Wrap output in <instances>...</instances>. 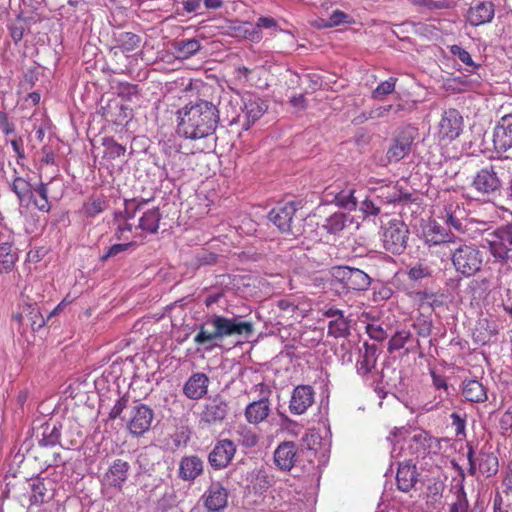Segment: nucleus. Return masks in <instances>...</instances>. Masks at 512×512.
<instances>
[{
  "label": "nucleus",
  "mask_w": 512,
  "mask_h": 512,
  "mask_svg": "<svg viewBox=\"0 0 512 512\" xmlns=\"http://www.w3.org/2000/svg\"><path fill=\"white\" fill-rule=\"evenodd\" d=\"M450 248V258L455 271L463 277H471L481 271L484 253L472 243L459 242Z\"/></svg>",
  "instance_id": "5"
},
{
  "label": "nucleus",
  "mask_w": 512,
  "mask_h": 512,
  "mask_svg": "<svg viewBox=\"0 0 512 512\" xmlns=\"http://www.w3.org/2000/svg\"><path fill=\"white\" fill-rule=\"evenodd\" d=\"M314 390L310 385H299L294 388L289 404L292 414L301 415L314 403Z\"/></svg>",
  "instance_id": "20"
},
{
  "label": "nucleus",
  "mask_w": 512,
  "mask_h": 512,
  "mask_svg": "<svg viewBox=\"0 0 512 512\" xmlns=\"http://www.w3.org/2000/svg\"><path fill=\"white\" fill-rule=\"evenodd\" d=\"M253 332V325L249 321H243L241 317H225L213 314L209 316L200 326L194 337V342L202 347L204 351L210 352L220 346L224 338L232 336H250Z\"/></svg>",
  "instance_id": "2"
},
{
  "label": "nucleus",
  "mask_w": 512,
  "mask_h": 512,
  "mask_svg": "<svg viewBox=\"0 0 512 512\" xmlns=\"http://www.w3.org/2000/svg\"><path fill=\"white\" fill-rule=\"evenodd\" d=\"M493 144L498 152H506L512 147V114L501 117L493 132Z\"/></svg>",
  "instance_id": "18"
},
{
  "label": "nucleus",
  "mask_w": 512,
  "mask_h": 512,
  "mask_svg": "<svg viewBox=\"0 0 512 512\" xmlns=\"http://www.w3.org/2000/svg\"><path fill=\"white\" fill-rule=\"evenodd\" d=\"M241 436V443L245 447H254L258 443L257 435L250 430L244 431Z\"/></svg>",
  "instance_id": "62"
},
{
  "label": "nucleus",
  "mask_w": 512,
  "mask_h": 512,
  "mask_svg": "<svg viewBox=\"0 0 512 512\" xmlns=\"http://www.w3.org/2000/svg\"><path fill=\"white\" fill-rule=\"evenodd\" d=\"M209 378L206 374H192L183 386V394L191 400L201 399L208 391Z\"/></svg>",
  "instance_id": "22"
},
{
  "label": "nucleus",
  "mask_w": 512,
  "mask_h": 512,
  "mask_svg": "<svg viewBox=\"0 0 512 512\" xmlns=\"http://www.w3.org/2000/svg\"><path fill=\"white\" fill-rule=\"evenodd\" d=\"M297 209L295 202H286L273 208L268 218L282 233H293L292 222Z\"/></svg>",
  "instance_id": "14"
},
{
  "label": "nucleus",
  "mask_w": 512,
  "mask_h": 512,
  "mask_svg": "<svg viewBox=\"0 0 512 512\" xmlns=\"http://www.w3.org/2000/svg\"><path fill=\"white\" fill-rule=\"evenodd\" d=\"M424 242L429 247L438 246L441 244L451 243L453 245L456 242L453 240V236L450 235L440 224L436 221H430L423 230Z\"/></svg>",
  "instance_id": "24"
},
{
  "label": "nucleus",
  "mask_w": 512,
  "mask_h": 512,
  "mask_svg": "<svg viewBox=\"0 0 512 512\" xmlns=\"http://www.w3.org/2000/svg\"><path fill=\"white\" fill-rule=\"evenodd\" d=\"M298 445L292 441H284L280 443L274 451V463L281 471H290L300 459Z\"/></svg>",
  "instance_id": "12"
},
{
  "label": "nucleus",
  "mask_w": 512,
  "mask_h": 512,
  "mask_svg": "<svg viewBox=\"0 0 512 512\" xmlns=\"http://www.w3.org/2000/svg\"><path fill=\"white\" fill-rule=\"evenodd\" d=\"M129 470L130 465L128 462L116 459L105 472L102 480L103 484L107 487L121 490L128 479Z\"/></svg>",
  "instance_id": "19"
},
{
  "label": "nucleus",
  "mask_w": 512,
  "mask_h": 512,
  "mask_svg": "<svg viewBox=\"0 0 512 512\" xmlns=\"http://www.w3.org/2000/svg\"><path fill=\"white\" fill-rule=\"evenodd\" d=\"M376 351L377 348L373 346H366L363 354V359L358 362V371L366 375L375 367L376 364Z\"/></svg>",
  "instance_id": "43"
},
{
  "label": "nucleus",
  "mask_w": 512,
  "mask_h": 512,
  "mask_svg": "<svg viewBox=\"0 0 512 512\" xmlns=\"http://www.w3.org/2000/svg\"><path fill=\"white\" fill-rule=\"evenodd\" d=\"M411 333L409 330L397 331L389 340L388 349L389 351L399 350L404 347L407 341L410 339Z\"/></svg>",
  "instance_id": "51"
},
{
  "label": "nucleus",
  "mask_w": 512,
  "mask_h": 512,
  "mask_svg": "<svg viewBox=\"0 0 512 512\" xmlns=\"http://www.w3.org/2000/svg\"><path fill=\"white\" fill-rule=\"evenodd\" d=\"M331 277V288L338 296L345 295L351 290H367L371 283L368 274L358 268L349 266L333 267Z\"/></svg>",
  "instance_id": "7"
},
{
  "label": "nucleus",
  "mask_w": 512,
  "mask_h": 512,
  "mask_svg": "<svg viewBox=\"0 0 512 512\" xmlns=\"http://www.w3.org/2000/svg\"><path fill=\"white\" fill-rule=\"evenodd\" d=\"M128 401L129 400L126 396L118 398L109 412V419L114 420L118 418L123 412V410L127 407Z\"/></svg>",
  "instance_id": "57"
},
{
  "label": "nucleus",
  "mask_w": 512,
  "mask_h": 512,
  "mask_svg": "<svg viewBox=\"0 0 512 512\" xmlns=\"http://www.w3.org/2000/svg\"><path fill=\"white\" fill-rule=\"evenodd\" d=\"M452 424L455 427L457 435L462 434L465 430V420L462 419L458 414L453 413L451 415Z\"/></svg>",
  "instance_id": "63"
},
{
  "label": "nucleus",
  "mask_w": 512,
  "mask_h": 512,
  "mask_svg": "<svg viewBox=\"0 0 512 512\" xmlns=\"http://www.w3.org/2000/svg\"><path fill=\"white\" fill-rule=\"evenodd\" d=\"M204 469L203 460L197 455L184 456L179 462L178 476L183 481H194Z\"/></svg>",
  "instance_id": "23"
},
{
  "label": "nucleus",
  "mask_w": 512,
  "mask_h": 512,
  "mask_svg": "<svg viewBox=\"0 0 512 512\" xmlns=\"http://www.w3.org/2000/svg\"><path fill=\"white\" fill-rule=\"evenodd\" d=\"M349 322L345 316L329 321L328 334L335 338L346 337L349 335Z\"/></svg>",
  "instance_id": "42"
},
{
  "label": "nucleus",
  "mask_w": 512,
  "mask_h": 512,
  "mask_svg": "<svg viewBox=\"0 0 512 512\" xmlns=\"http://www.w3.org/2000/svg\"><path fill=\"white\" fill-rule=\"evenodd\" d=\"M409 229L400 219H391L383 228L384 248L392 254H401L407 247Z\"/></svg>",
  "instance_id": "8"
},
{
  "label": "nucleus",
  "mask_w": 512,
  "mask_h": 512,
  "mask_svg": "<svg viewBox=\"0 0 512 512\" xmlns=\"http://www.w3.org/2000/svg\"><path fill=\"white\" fill-rule=\"evenodd\" d=\"M118 47L125 53L136 50L141 42V38L132 32H121L116 36Z\"/></svg>",
  "instance_id": "41"
},
{
  "label": "nucleus",
  "mask_w": 512,
  "mask_h": 512,
  "mask_svg": "<svg viewBox=\"0 0 512 512\" xmlns=\"http://www.w3.org/2000/svg\"><path fill=\"white\" fill-rule=\"evenodd\" d=\"M506 170L499 163H489L478 169L472 176L470 189L475 198L490 201L501 195Z\"/></svg>",
  "instance_id": "3"
},
{
  "label": "nucleus",
  "mask_w": 512,
  "mask_h": 512,
  "mask_svg": "<svg viewBox=\"0 0 512 512\" xmlns=\"http://www.w3.org/2000/svg\"><path fill=\"white\" fill-rule=\"evenodd\" d=\"M102 144L104 146V157L114 160L123 156L126 152L125 146L118 144L113 138H103Z\"/></svg>",
  "instance_id": "47"
},
{
  "label": "nucleus",
  "mask_w": 512,
  "mask_h": 512,
  "mask_svg": "<svg viewBox=\"0 0 512 512\" xmlns=\"http://www.w3.org/2000/svg\"><path fill=\"white\" fill-rule=\"evenodd\" d=\"M381 205L394 204L408 197L398 184L388 183L371 190Z\"/></svg>",
  "instance_id": "26"
},
{
  "label": "nucleus",
  "mask_w": 512,
  "mask_h": 512,
  "mask_svg": "<svg viewBox=\"0 0 512 512\" xmlns=\"http://www.w3.org/2000/svg\"><path fill=\"white\" fill-rule=\"evenodd\" d=\"M204 505L209 512L222 511L228 502V491L219 482L212 483L203 495Z\"/></svg>",
  "instance_id": "21"
},
{
  "label": "nucleus",
  "mask_w": 512,
  "mask_h": 512,
  "mask_svg": "<svg viewBox=\"0 0 512 512\" xmlns=\"http://www.w3.org/2000/svg\"><path fill=\"white\" fill-rule=\"evenodd\" d=\"M35 206L42 212H48L51 208V205L48 201V198H33Z\"/></svg>",
  "instance_id": "64"
},
{
  "label": "nucleus",
  "mask_w": 512,
  "mask_h": 512,
  "mask_svg": "<svg viewBox=\"0 0 512 512\" xmlns=\"http://www.w3.org/2000/svg\"><path fill=\"white\" fill-rule=\"evenodd\" d=\"M450 52L452 55L456 56L462 63H464L469 68L467 69L470 73H475L479 68L480 65L476 64L470 53L466 51L464 48H462L459 45H452L450 47Z\"/></svg>",
  "instance_id": "48"
},
{
  "label": "nucleus",
  "mask_w": 512,
  "mask_h": 512,
  "mask_svg": "<svg viewBox=\"0 0 512 512\" xmlns=\"http://www.w3.org/2000/svg\"><path fill=\"white\" fill-rule=\"evenodd\" d=\"M271 412L270 402L267 398L251 402L245 408V418L250 424H259L266 420Z\"/></svg>",
  "instance_id": "28"
},
{
  "label": "nucleus",
  "mask_w": 512,
  "mask_h": 512,
  "mask_svg": "<svg viewBox=\"0 0 512 512\" xmlns=\"http://www.w3.org/2000/svg\"><path fill=\"white\" fill-rule=\"evenodd\" d=\"M140 205H135L134 200L128 201L126 202L125 210L115 214L117 228L114 236L117 240H129V234L135 237L133 235V225L128 221L135 216V212L140 209Z\"/></svg>",
  "instance_id": "17"
},
{
  "label": "nucleus",
  "mask_w": 512,
  "mask_h": 512,
  "mask_svg": "<svg viewBox=\"0 0 512 512\" xmlns=\"http://www.w3.org/2000/svg\"><path fill=\"white\" fill-rule=\"evenodd\" d=\"M445 220L448 225L453 227L456 231L461 233H469L472 226H478L479 220L466 218V211L458 203H450L445 207Z\"/></svg>",
  "instance_id": "15"
},
{
  "label": "nucleus",
  "mask_w": 512,
  "mask_h": 512,
  "mask_svg": "<svg viewBox=\"0 0 512 512\" xmlns=\"http://www.w3.org/2000/svg\"><path fill=\"white\" fill-rule=\"evenodd\" d=\"M134 245H136L135 241L114 244L107 249V251L100 257V260L106 261L110 258H114L118 256L120 253L127 251L130 247Z\"/></svg>",
  "instance_id": "53"
},
{
  "label": "nucleus",
  "mask_w": 512,
  "mask_h": 512,
  "mask_svg": "<svg viewBox=\"0 0 512 512\" xmlns=\"http://www.w3.org/2000/svg\"><path fill=\"white\" fill-rule=\"evenodd\" d=\"M366 331L370 338L376 341H383L384 339L387 338L386 331L379 325L368 324L366 327Z\"/></svg>",
  "instance_id": "58"
},
{
  "label": "nucleus",
  "mask_w": 512,
  "mask_h": 512,
  "mask_svg": "<svg viewBox=\"0 0 512 512\" xmlns=\"http://www.w3.org/2000/svg\"><path fill=\"white\" fill-rule=\"evenodd\" d=\"M501 430L506 433L512 429V405L508 407L499 421Z\"/></svg>",
  "instance_id": "60"
},
{
  "label": "nucleus",
  "mask_w": 512,
  "mask_h": 512,
  "mask_svg": "<svg viewBox=\"0 0 512 512\" xmlns=\"http://www.w3.org/2000/svg\"><path fill=\"white\" fill-rule=\"evenodd\" d=\"M31 489L30 502L33 505H39L47 501L48 489L45 484V479L36 477L30 480L29 483Z\"/></svg>",
  "instance_id": "35"
},
{
  "label": "nucleus",
  "mask_w": 512,
  "mask_h": 512,
  "mask_svg": "<svg viewBox=\"0 0 512 512\" xmlns=\"http://www.w3.org/2000/svg\"><path fill=\"white\" fill-rule=\"evenodd\" d=\"M352 221L353 219L349 215L343 212H335L325 219L322 228L330 234H337L352 224Z\"/></svg>",
  "instance_id": "33"
},
{
  "label": "nucleus",
  "mask_w": 512,
  "mask_h": 512,
  "mask_svg": "<svg viewBox=\"0 0 512 512\" xmlns=\"http://www.w3.org/2000/svg\"><path fill=\"white\" fill-rule=\"evenodd\" d=\"M462 395L473 403H482L487 400V391L478 380H466L463 382Z\"/></svg>",
  "instance_id": "31"
},
{
  "label": "nucleus",
  "mask_w": 512,
  "mask_h": 512,
  "mask_svg": "<svg viewBox=\"0 0 512 512\" xmlns=\"http://www.w3.org/2000/svg\"><path fill=\"white\" fill-rule=\"evenodd\" d=\"M62 425L57 421L50 420L41 426V446H55L60 444V430Z\"/></svg>",
  "instance_id": "32"
},
{
  "label": "nucleus",
  "mask_w": 512,
  "mask_h": 512,
  "mask_svg": "<svg viewBox=\"0 0 512 512\" xmlns=\"http://www.w3.org/2000/svg\"><path fill=\"white\" fill-rule=\"evenodd\" d=\"M416 136V129L406 127L401 130L389 147L386 157L389 163H396L408 155Z\"/></svg>",
  "instance_id": "10"
},
{
  "label": "nucleus",
  "mask_w": 512,
  "mask_h": 512,
  "mask_svg": "<svg viewBox=\"0 0 512 512\" xmlns=\"http://www.w3.org/2000/svg\"><path fill=\"white\" fill-rule=\"evenodd\" d=\"M15 318L22 326H29L32 331L39 330L45 324L44 317L36 304L27 305Z\"/></svg>",
  "instance_id": "29"
},
{
  "label": "nucleus",
  "mask_w": 512,
  "mask_h": 512,
  "mask_svg": "<svg viewBox=\"0 0 512 512\" xmlns=\"http://www.w3.org/2000/svg\"><path fill=\"white\" fill-rule=\"evenodd\" d=\"M175 48L181 57L189 58L200 50L201 45L196 39H187L177 41Z\"/></svg>",
  "instance_id": "45"
},
{
  "label": "nucleus",
  "mask_w": 512,
  "mask_h": 512,
  "mask_svg": "<svg viewBox=\"0 0 512 512\" xmlns=\"http://www.w3.org/2000/svg\"><path fill=\"white\" fill-rule=\"evenodd\" d=\"M431 274L432 269L422 262L416 263L415 265L409 267L407 270L408 278L413 281H419L424 278H428L431 276Z\"/></svg>",
  "instance_id": "50"
},
{
  "label": "nucleus",
  "mask_w": 512,
  "mask_h": 512,
  "mask_svg": "<svg viewBox=\"0 0 512 512\" xmlns=\"http://www.w3.org/2000/svg\"><path fill=\"white\" fill-rule=\"evenodd\" d=\"M478 470L482 475L491 477L498 471V459L492 453H481L477 458Z\"/></svg>",
  "instance_id": "37"
},
{
  "label": "nucleus",
  "mask_w": 512,
  "mask_h": 512,
  "mask_svg": "<svg viewBox=\"0 0 512 512\" xmlns=\"http://www.w3.org/2000/svg\"><path fill=\"white\" fill-rule=\"evenodd\" d=\"M417 477L416 465L412 463V460L399 464L396 475L398 489L409 492L417 483Z\"/></svg>",
  "instance_id": "25"
},
{
  "label": "nucleus",
  "mask_w": 512,
  "mask_h": 512,
  "mask_svg": "<svg viewBox=\"0 0 512 512\" xmlns=\"http://www.w3.org/2000/svg\"><path fill=\"white\" fill-rule=\"evenodd\" d=\"M449 512H482L481 510L470 509L466 492L463 486H460L456 492V499L449 506Z\"/></svg>",
  "instance_id": "44"
},
{
  "label": "nucleus",
  "mask_w": 512,
  "mask_h": 512,
  "mask_svg": "<svg viewBox=\"0 0 512 512\" xmlns=\"http://www.w3.org/2000/svg\"><path fill=\"white\" fill-rule=\"evenodd\" d=\"M349 15L340 11V10H335L333 11V13L330 15L329 19L327 20V22L324 24L325 27H334V26H338L340 24H343V23H347L349 22Z\"/></svg>",
  "instance_id": "54"
},
{
  "label": "nucleus",
  "mask_w": 512,
  "mask_h": 512,
  "mask_svg": "<svg viewBox=\"0 0 512 512\" xmlns=\"http://www.w3.org/2000/svg\"><path fill=\"white\" fill-rule=\"evenodd\" d=\"M356 190L353 187H349L345 190L340 191L334 198L337 206L353 211L357 208L358 198L355 196Z\"/></svg>",
  "instance_id": "39"
},
{
  "label": "nucleus",
  "mask_w": 512,
  "mask_h": 512,
  "mask_svg": "<svg viewBox=\"0 0 512 512\" xmlns=\"http://www.w3.org/2000/svg\"><path fill=\"white\" fill-rule=\"evenodd\" d=\"M492 512H510L509 505L505 504L503 497L497 492L492 501Z\"/></svg>",
  "instance_id": "61"
},
{
  "label": "nucleus",
  "mask_w": 512,
  "mask_h": 512,
  "mask_svg": "<svg viewBox=\"0 0 512 512\" xmlns=\"http://www.w3.org/2000/svg\"><path fill=\"white\" fill-rule=\"evenodd\" d=\"M268 106L264 100L256 96H248L244 100V113L246 117L245 129L255 123L267 111Z\"/></svg>",
  "instance_id": "27"
},
{
  "label": "nucleus",
  "mask_w": 512,
  "mask_h": 512,
  "mask_svg": "<svg viewBox=\"0 0 512 512\" xmlns=\"http://www.w3.org/2000/svg\"><path fill=\"white\" fill-rule=\"evenodd\" d=\"M229 410L227 400L216 395L207 399L200 415V421L208 425L221 423L227 416Z\"/></svg>",
  "instance_id": "13"
},
{
  "label": "nucleus",
  "mask_w": 512,
  "mask_h": 512,
  "mask_svg": "<svg viewBox=\"0 0 512 512\" xmlns=\"http://www.w3.org/2000/svg\"><path fill=\"white\" fill-rule=\"evenodd\" d=\"M396 78L390 77L388 80L381 82L372 93L374 99H382L383 96L391 94L395 89Z\"/></svg>",
  "instance_id": "52"
},
{
  "label": "nucleus",
  "mask_w": 512,
  "mask_h": 512,
  "mask_svg": "<svg viewBox=\"0 0 512 512\" xmlns=\"http://www.w3.org/2000/svg\"><path fill=\"white\" fill-rule=\"evenodd\" d=\"M17 256L12 250V242L0 244V273L12 270Z\"/></svg>",
  "instance_id": "38"
},
{
  "label": "nucleus",
  "mask_w": 512,
  "mask_h": 512,
  "mask_svg": "<svg viewBox=\"0 0 512 512\" xmlns=\"http://www.w3.org/2000/svg\"><path fill=\"white\" fill-rule=\"evenodd\" d=\"M494 12L492 2H481L469 9L467 19L472 26L483 25L491 22Z\"/></svg>",
  "instance_id": "30"
},
{
  "label": "nucleus",
  "mask_w": 512,
  "mask_h": 512,
  "mask_svg": "<svg viewBox=\"0 0 512 512\" xmlns=\"http://www.w3.org/2000/svg\"><path fill=\"white\" fill-rule=\"evenodd\" d=\"M248 488L253 492L262 494L270 487V479L267 473L262 469H254L247 476Z\"/></svg>",
  "instance_id": "34"
},
{
  "label": "nucleus",
  "mask_w": 512,
  "mask_h": 512,
  "mask_svg": "<svg viewBox=\"0 0 512 512\" xmlns=\"http://www.w3.org/2000/svg\"><path fill=\"white\" fill-rule=\"evenodd\" d=\"M475 231L482 237L483 247L486 248L495 261L506 263L512 251V221L492 229L490 222H477Z\"/></svg>",
  "instance_id": "4"
},
{
  "label": "nucleus",
  "mask_w": 512,
  "mask_h": 512,
  "mask_svg": "<svg viewBox=\"0 0 512 512\" xmlns=\"http://www.w3.org/2000/svg\"><path fill=\"white\" fill-rule=\"evenodd\" d=\"M391 434L396 443H400L401 440L405 441L409 454L416 458H424L430 453H437L440 449L438 439L422 429L409 430L401 427L395 428Z\"/></svg>",
  "instance_id": "6"
},
{
  "label": "nucleus",
  "mask_w": 512,
  "mask_h": 512,
  "mask_svg": "<svg viewBox=\"0 0 512 512\" xmlns=\"http://www.w3.org/2000/svg\"><path fill=\"white\" fill-rule=\"evenodd\" d=\"M359 209L364 217L377 216L381 211V204L372 191H370V194L360 203Z\"/></svg>",
  "instance_id": "46"
},
{
  "label": "nucleus",
  "mask_w": 512,
  "mask_h": 512,
  "mask_svg": "<svg viewBox=\"0 0 512 512\" xmlns=\"http://www.w3.org/2000/svg\"><path fill=\"white\" fill-rule=\"evenodd\" d=\"M105 209V202L101 199L93 200L85 205V212L88 216L94 217L103 212Z\"/></svg>",
  "instance_id": "56"
},
{
  "label": "nucleus",
  "mask_w": 512,
  "mask_h": 512,
  "mask_svg": "<svg viewBox=\"0 0 512 512\" xmlns=\"http://www.w3.org/2000/svg\"><path fill=\"white\" fill-rule=\"evenodd\" d=\"M138 94V87L137 85L133 84H123L119 88V95L126 100H132L134 96H137Z\"/></svg>",
  "instance_id": "59"
},
{
  "label": "nucleus",
  "mask_w": 512,
  "mask_h": 512,
  "mask_svg": "<svg viewBox=\"0 0 512 512\" xmlns=\"http://www.w3.org/2000/svg\"><path fill=\"white\" fill-rule=\"evenodd\" d=\"M11 189L17 195L20 205H24L33 197L31 184L23 178H15L11 184Z\"/></svg>",
  "instance_id": "40"
},
{
  "label": "nucleus",
  "mask_w": 512,
  "mask_h": 512,
  "mask_svg": "<svg viewBox=\"0 0 512 512\" xmlns=\"http://www.w3.org/2000/svg\"><path fill=\"white\" fill-rule=\"evenodd\" d=\"M463 118L456 109L444 111L439 122L438 136L441 140L451 142L462 132Z\"/></svg>",
  "instance_id": "11"
},
{
  "label": "nucleus",
  "mask_w": 512,
  "mask_h": 512,
  "mask_svg": "<svg viewBox=\"0 0 512 512\" xmlns=\"http://www.w3.org/2000/svg\"><path fill=\"white\" fill-rule=\"evenodd\" d=\"M153 418L154 412L149 406L137 403L130 410L127 428L132 435L141 436L150 429Z\"/></svg>",
  "instance_id": "9"
},
{
  "label": "nucleus",
  "mask_w": 512,
  "mask_h": 512,
  "mask_svg": "<svg viewBox=\"0 0 512 512\" xmlns=\"http://www.w3.org/2000/svg\"><path fill=\"white\" fill-rule=\"evenodd\" d=\"M277 22L272 17H260L254 27L253 32L250 34V39L253 41H259L262 38L260 29H277Z\"/></svg>",
  "instance_id": "49"
},
{
  "label": "nucleus",
  "mask_w": 512,
  "mask_h": 512,
  "mask_svg": "<svg viewBox=\"0 0 512 512\" xmlns=\"http://www.w3.org/2000/svg\"><path fill=\"white\" fill-rule=\"evenodd\" d=\"M160 219L161 214L159 212V209H150L144 212L141 218L139 219V229L148 233H156L159 228Z\"/></svg>",
  "instance_id": "36"
},
{
  "label": "nucleus",
  "mask_w": 512,
  "mask_h": 512,
  "mask_svg": "<svg viewBox=\"0 0 512 512\" xmlns=\"http://www.w3.org/2000/svg\"><path fill=\"white\" fill-rule=\"evenodd\" d=\"M414 4L420 7H425L428 10H442L447 9L449 4L445 0L432 1V0H414Z\"/></svg>",
  "instance_id": "55"
},
{
  "label": "nucleus",
  "mask_w": 512,
  "mask_h": 512,
  "mask_svg": "<svg viewBox=\"0 0 512 512\" xmlns=\"http://www.w3.org/2000/svg\"><path fill=\"white\" fill-rule=\"evenodd\" d=\"M235 453V444L229 439H223L215 444L208 455V461L214 469L220 470L226 468L230 464Z\"/></svg>",
  "instance_id": "16"
},
{
  "label": "nucleus",
  "mask_w": 512,
  "mask_h": 512,
  "mask_svg": "<svg viewBox=\"0 0 512 512\" xmlns=\"http://www.w3.org/2000/svg\"><path fill=\"white\" fill-rule=\"evenodd\" d=\"M178 114V133L193 140L213 135L219 121L217 107L212 102L202 99L187 104Z\"/></svg>",
  "instance_id": "1"
}]
</instances>
